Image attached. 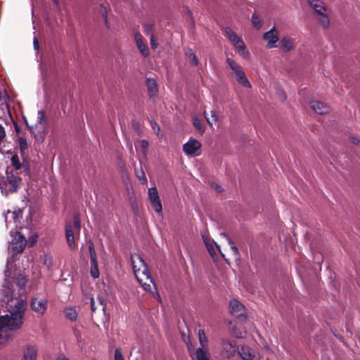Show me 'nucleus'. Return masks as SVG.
<instances>
[{
    "label": "nucleus",
    "instance_id": "f257e3e1",
    "mask_svg": "<svg viewBox=\"0 0 360 360\" xmlns=\"http://www.w3.org/2000/svg\"><path fill=\"white\" fill-rule=\"evenodd\" d=\"M5 294L4 301L8 302V314L0 316V338L2 341L7 342L11 338V332L15 331L21 328L23 324V319L27 309V302L23 299H19L13 304V290L8 285H4L2 290Z\"/></svg>",
    "mask_w": 360,
    "mask_h": 360
},
{
    "label": "nucleus",
    "instance_id": "f03ea898",
    "mask_svg": "<svg viewBox=\"0 0 360 360\" xmlns=\"http://www.w3.org/2000/svg\"><path fill=\"white\" fill-rule=\"evenodd\" d=\"M131 262L137 281L146 290H151V284L153 285V280L143 259L140 255L134 254L131 255Z\"/></svg>",
    "mask_w": 360,
    "mask_h": 360
},
{
    "label": "nucleus",
    "instance_id": "7ed1b4c3",
    "mask_svg": "<svg viewBox=\"0 0 360 360\" xmlns=\"http://www.w3.org/2000/svg\"><path fill=\"white\" fill-rule=\"evenodd\" d=\"M21 180L18 176L12 173L11 169H6V176L0 179V190L3 195L16 192L20 185Z\"/></svg>",
    "mask_w": 360,
    "mask_h": 360
},
{
    "label": "nucleus",
    "instance_id": "20e7f679",
    "mask_svg": "<svg viewBox=\"0 0 360 360\" xmlns=\"http://www.w3.org/2000/svg\"><path fill=\"white\" fill-rule=\"evenodd\" d=\"M224 34L236 49L240 56L245 59L249 60L250 58V52L242 39L228 27L224 28Z\"/></svg>",
    "mask_w": 360,
    "mask_h": 360
},
{
    "label": "nucleus",
    "instance_id": "39448f33",
    "mask_svg": "<svg viewBox=\"0 0 360 360\" xmlns=\"http://www.w3.org/2000/svg\"><path fill=\"white\" fill-rule=\"evenodd\" d=\"M226 63L231 70V75L236 78L238 84L245 88H251V84L241 65L230 58H226Z\"/></svg>",
    "mask_w": 360,
    "mask_h": 360
},
{
    "label": "nucleus",
    "instance_id": "423d86ee",
    "mask_svg": "<svg viewBox=\"0 0 360 360\" xmlns=\"http://www.w3.org/2000/svg\"><path fill=\"white\" fill-rule=\"evenodd\" d=\"M12 239L9 242L8 252L10 255H14L20 253L25 249L27 243L25 233L20 232L18 230L13 231Z\"/></svg>",
    "mask_w": 360,
    "mask_h": 360
},
{
    "label": "nucleus",
    "instance_id": "0eeeda50",
    "mask_svg": "<svg viewBox=\"0 0 360 360\" xmlns=\"http://www.w3.org/2000/svg\"><path fill=\"white\" fill-rule=\"evenodd\" d=\"M82 302L85 304H90L92 312H95L98 309V306L101 307V309L103 313L105 312L107 306L102 293H98L96 297L94 298L91 293L84 291L82 295Z\"/></svg>",
    "mask_w": 360,
    "mask_h": 360
},
{
    "label": "nucleus",
    "instance_id": "6e6552de",
    "mask_svg": "<svg viewBox=\"0 0 360 360\" xmlns=\"http://www.w3.org/2000/svg\"><path fill=\"white\" fill-rule=\"evenodd\" d=\"M4 217L6 226L10 229L11 236H13V231L17 230L18 229H22V228L20 227V219L22 218L21 210L13 212L8 210Z\"/></svg>",
    "mask_w": 360,
    "mask_h": 360
},
{
    "label": "nucleus",
    "instance_id": "1a4fd4ad",
    "mask_svg": "<svg viewBox=\"0 0 360 360\" xmlns=\"http://www.w3.org/2000/svg\"><path fill=\"white\" fill-rule=\"evenodd\" d=\"M221 355L227 359L232 358L238 352V347L236 342L228 338H222L220 340Z\"/></svg>",
    "mask_w": 360,
    "mask_h": 360
},
{
    "label": "nucleus",
    "instance_id": "9d476101",
    "mask_svg": "<svg viewBox=\"0 0 360 360\" xmlns=\"http://www.w3.org/2000/svg\"><path fill=\"white\" fill-rule=\"evenodd\" d=\"M77 233H79L81 229L80 220L77 216L74 217V225L70 223H67L65 224V238L67 240V243L68 246L71 248L75 247V231Z\"/></svg>",
    "mask_w": 360,
    "mask_h": 360
},
{
    "label": "nucleus",
    "instance_id": "9b49d317",
    "mask_svg": "<svg viewBox=\"0 0 360 360\" xmlns=\"http://www.w3.org/2000/svg\"><path fill=\"white\" fill-rule=\"evenodd\" d=\"M45 113L43 110H39L37 116V123L34 126H30L32 133L39 140H42L44 135Z\"/></svg>",
    "mask_w": 360,
    "mask_h": 360
},
{
    "label": "nucleus",
    "instance_id": "f8f14e48",
    "mask_svg": "<svg viewBox=\"0 0 360 360\" xmlns=\"http://www.w3.org/2000/svg\"><path fill=\"white\" fill-rule=\"evenodd\" d=\"M201 143L198 140L191 138L183 146L184 153L190 157H196L200 155Z\"/></svg>",
    "mask_w": 360,
    "mask_h": 360
},
{
    "label": "nucleus",
    "instance_id": "ddd939ff",
    "mask_svg": "<svg viewBox=\"0 0 360 360\" xmlns=\"http://www.w3.org/2000/svg\"><path fill=\"white\" fill-rule=\"evenodd\" d=\"M148 198L151 203V206L157 213H161L162 207L160 200L158 190L155 187H152L148 189Z\"/></svg>",
    "mask_w": 360,
    "mask_h": 360
},
{
    "label": "nucleus",
    "instance_id": "4468645a",
    "mask_svg": "<svg viewBox=\"0 0 360 360\" xmlns=\"http://www.w3.org/2000/svg\"><path fill=\"white\" fill-rule=\"evenodd\" d=\"M264 39L267 41L266 48L273 49L277 47V42L279 40L278 32L275 27L264 34Z\"/></svg>",
    "mask_w": 360,
    "mask_h": 360
},
{
    "label": "nucleus",
    "instance_id": "2eb2a0df",
    "mask_svg": "<svg viewBox=\"0 0 360 360\" xmlns=\"http://www.w3.org/2000/svg\"><path fill=\"white\" fill-rule=\"evenodd\" d=\"M202 238L207 251L212 257H214L217 255L214 249V248L216 247L218 251L220 252L221 255L224 258V255L221 251L219 245H218L212 239L210 238L208 236L205 235H202Z\"/></svg>",
    "mask_w": 360,
    "mask_h": 360
},
{
    "label": "nucleus",
    "instance_id": "dca6fc26",
    "mask_svg": "<svg viewBox=\"0 0 360 360\" xmlns=\"http://www.w3.org/2000/svg\"><path fill=\"white\" fill-rule=\"evenodd\" d=\"M32 309L39 314H44L47 308V302L46 300L34 298L31 303Z\"/></svg>",
    "mask_w": 360,
    "mask_h": 360
},
{
    "label": "nucleus",
    "instance_id": "f3484780",
    "mask_svg": "<svg viewBox=\"0 0 360 360\" xmlns=\"http://www.w3.org/2000/svg\"><path fill=\"white\" fill-rule=\"evenodd\" d=\"M238 353L243 360H259V355L248 346H243L240 349H238Z\"/></svg>",
    "mask_w": 360,
    "mask_h": 360
},
{
    "label": "nucleus",
    "instance_id": "a211bd4d",
    "mask_svg": "<svg viewBox=\"0 0 360 360\" xmlns=\"http://www.w3.org/2000/svg\"><path fill=\"white\" fill-rule=\"evenodd\" d=\"M230 311L236 317H242L245 313L244 306L236 300H231Z\"/></svg>",
    "mask_w": 360,
    "mask_h": 360
},
{
    "label": "nucleus",
    "instance_id": "6ab92c4d",
    "mask_svg": "<svg viewBox=\"0 0 360 360\" xmlns=\"http://www.w3.org/2000/svg\"><path fill=\"white\" fill-rule=\"evenodd\" d=\"M134 41L141 53L144 57H147L149 55V49L143 41V37L139 33L136 32L134 34Z\"/></svg>",
    "mask_w": 360,
    "mask_h": 360
},
{
    "label": "nucleus",
    "instance_id": "aec40b11",
    "mask_svg": "<svg viewBox=\"0 0 360 360\" xmlns=\"http://www.w3.org/2000/svg\"><path fill=\"white\" fill-rule=\"evenodd\" d=\"M193 360H211L208 348L198 347L191 354Z\"/></svg>",
    "mask_w": 360,
    "mask_h": 360
},
{
    "label": "nucleus",
    "instance_id": "412c9836",
    "mask_svg": "<svg viewBox=\"0 0 360 360\" xmlns=\"http://www.w3.org/2000/svg\"><path fill=\"white\" fill-rule=\"evenodd\" d=\"M311 108L316 113L319 114H325L329 112L330 108L326 104L318 101H312L310 103Z\"/></svg>",
    "mask_w": 360,
    "mask_h": 360
},
{
    "label": "nucleus",
    "instance_id": "4be33fe9",
    "mask_svg": "<svg viewBox=\"0 0 360 360\" xmlns=\"http://www.w3.org/2000/svg\"><path fill=\"white\" fill-rule=\"evenodd\" d=\"M280 46L284 51H290L295 47V39L285 36L280 41Z\"/></svg>",
    "mask_w": 360,
    "mask_h": 360
},
{
    "label": "nucleus",
    "instance_id": "5701e85b",
    "mask_svg": "<svg viewBox=\"0 0 360 360\" xmlns=\"http://www.w3.org/2000/svg\"><path fill=\"white\" fill-rule=\"evenodd\" d=\"M309 4L313 8L315 14H321L322 12L328 11L327 7L321 0H307Z\"/></svg>",
    "mask_w": 360,
    "mask_h": 360
},
{
    "label": "nucleus",
    "instance_id": "b1692460",
    "mask_svg": "<svg viewBox=\"0 0 360 360\" xmlns=\"http://www.w3.org/2000/svg\"><path fill=\"white\" fill-rule=\"evenodd\" d=\"M40 262L43 267H44L47 271L52 269L53 260L51 253L44 252L40 257Z\"/></svg>",
    "mask_w": 360,
    "mask_h": 360
},
{
    "label": "nucleus",
    "instance_id": "393cba45",
    "mask_svg": "<svg viewBox=\"0 0 360 360\" xmlns=\"http://www.w3.org/2000/svg\"><path fill=\"white\" fill-rule=\"evenodd\" d=\"M37 348L34 345H27L23 352L25 360H36Z\"/></svg>",
    "mask_w": 360,
    "mask_h": 360
},
{
    "label": "nucleus",
    "instance_id": "a878e982",
    "mask_svg": "<svg viewBox=\"0 0 360 360\" xmlns=\"http://www.w3.org/2000/svg\"><path fill=\"white\" fill-rule=\"evenodd\" d=\"M316 19L321 27L328 28L330 26V20L328 11L322 12L321 14H316Z\"/></svg>",
    "mask_w": 360,
    "mask_h": 360
},
{
    "label": "nucleus",
    "instance_id": "bb28decb",
    "mask_svg": "<svg viewBox=\"0 0 360 360\" xmlns=\"http://www.w3.org/2000/svg\"><path fill=\"white\" fill-rule=\"evenodd\" d=\"M11 166L8 167L7 169L10 168L12 170V173H14L17 176L18 175V171L21 169L22 165L20 162V160L18 155H13L11 158Z\"/></svg>",
    "mask_w": 360,
    "mask_h": 360
},
{
    "label": "nucleus",
    "instance_id": "cd10ccee",
    "mask_svg": "<svg viewBox=\"0 0 360 360\" xmlns=\"http://www.w3.org/2000/svg\"><path fill=\"white\" fill-rule=\"evenodd\" d=\"M65 316L71 321L77 320L78 314L76 309L73 307H68L64 309Z\"/></svg>",
    "mask_w": 360,
    "mask_h": 360
},
{
    "label": "nucleus",
    "instance_id": "c85d7f7f",
    "mask_svg": "<svg viewBox=\"0 0 360 360\" xmlns=\"http://www.w3.org/2000/svg\"><path fill=\"white\" fill-rule=\"evenodd\" d=\"M148 93L151 96L155 95L158 92V85L155 79L148 78L146 80Z\"/></svg>",
    "mask_w": 360,
    "mask_h": 360
},
{
    "label": "nucleus",
    "instance_id": "c756f323",
    "mask_svg": "<svg viewBox=\"0 0 360 360\" xmlns=\"http://www.w3.org/2000/svg\"><path fill=\"white\" fill-rule=\"evenodd\" d=\"M198 338L200 343V347L208 348V338L205 335L204 330H198Z\"/></svg>",
    "mask_w": 360,
    "mask_h": 360
},
{
    "label": "nucleus",
    "instance_id": "7c9ffc66",
    "mask_svg": "<svg viewBox=\"0 0 360 360\" xmlns=\"http://www.w3.org/2000/svg\"><path fill=\"white\" fill-rule=\"evenodd\" d=\"M90 264H91V268H90L91 276L94 278H98L100 276V272L98 270V262L97 261L90 262Z\"/></svg>",
    "mask_w": 360,
    "mask_h": 360
},
{
    "label": "nucleus",
    "instance_id": "2f4dec72",
    "mask_svg": "<svg viewBox=\"0 0 360 360\" xmlns=\"http://www.w3.org/2000/svg\"><path fill=\"white\" fill-rule=\"evenodd\" d=\"M221 236H223L227 240V242H228L229 245L230 246V249H231L232 255L234 257H237L239 254L237 247L234 245V243L231 240V239L229 238L225 233H222Z\"/></svg>",
    "mask_w": 360,
    "mask_h": 360
},
{
    "label": "nucleus",
    "instance_id": "473e14b6",
    "mask_svg": "<svg viewBox=\"0 0 360 360\" xmlns=\"http://www.w3.org/2000/svg\"><path fill=\"white\" fill-rule=\"evenodd\" d=\"M204 115L207 120V123L211 126L215 124L218 120V117L214 110L210 112V117L207 116V113L205 111L204 112Z\"/></svg>",
    "mask_w": 360,
    "mask_h": 360
},
{
    "label": "nucleus",
    "instance_id": "72a5a7b5",
    "mask_svg": "<svg viewBox=\"0 0 360 360\" xmlns=\"http://www.w3.org/2000/svg\"><path fill=\"white\" fill-rule=\"evenodd\" d=\"M135 147L136 149H141L143 150V153H146L147 148L148 147V143L146 140H141L138 143H135Z\"/></svg>",
    "mask_w": 360,
    "mask_h": 360
},
{
    "label": "nucleus",
    "instance_id": "f704fd0d",
    "mask_svg": "<svg viewBox=\"0 0 360 360\" xmlns=\"http://www.w3.org/2000/svg\"><path fill=\"white\" fill-rule=\"evenodd\" d=\"M186 55L188 57V58H189L192 61L193 65H198V59H197L195 55L192 52V51L191 49L187 50L186 51Z\"/></svg>",
    "mask_w": 360,
    "mask_h": 360
},
{
    "label": "nucleus",
    "instance_id": "c9c22d12",
    "mask_svg": "<svg viewBox=\"0 0 360 360\" xmlns=\"http://www.w3.org/2000/svg\"><path fill=\"white\" fill-rule=\"evenodd\" d=\"M252 24L254 25V26L257 29L260 28L262 25V22L261 20L256 14L252 15Z\"/></svg>",
    "mask_w": 360,
    "mask_h": 360
},
{
    "label": "nucleus",
    "instance_id": "e433bc0d",
    "mask_svg": "<svg viewBox=\"0 0 360 360\" xmlns=\"http://www.w3.org/2000/svg\"><path fill=\"white\" fill-rule=\"evenodd\" d=\"M193 125L200 132H204L205 127H204L203 124L201 123L200 120L198 117H194L193 118Z\"/></svg>",
    "mask_w": 360,
    "mask_h": 360
},
{
    "label": "nucleus",
    "instance_id": "4c0bfd02",
    "mask_svg": "<svg viewBox=\"0 0 360 360\" xmlns=\"http://www.w3.org/2000/svg\"><path fill=\"white\" fill-rule=\"evenodd\" d=\"M136 176L142 184H144L147 182L146 176L141 169L139 172H136Z\"/></svg>",
    "mask_w": 360,
    "mask_h": 360
},
{
    "label": "nucleus",
    "instance_id": "58836bf2",
    "mask_svg": "<svg viewBox=\"0 0 360 360\" xmlns=\"http://www.w3.org/2000/svg\"><path fill=\"white\" fill-rule=\"evenodd\" d=\"M25 284H26L25 278L22 276H19L17 278V285L19 286V288L20 289H22L25 286Z\"/></svg>",
    "mask_w": 360,
    "mask_h": 360
},
{
    "label": "nucleus",
    "instance_id": "ea45409f",
    "mask_svg": "<svg viewBox=\"0 0 360 360\" xmlns=\"http://www.w3.org/2000/svg\"><path fill=\"white\" fill-rule=\"evenodd\" d=\"M38 240V235L37 233H33L29 238L28 240H27L28 243H30V245H33L37 243Z\"/></svg>",
    "mask_w": 360,
    "mask_h": 360
},
{
    "label": "nucleus",
    "instance_id": "a19ab883",
    "mask_svg": "<svg viewBox=\"0 0 360 360\" xmlns=\"http://www.w3.org/2000/svg\"><path fill=\"white\" fill-rule=\"evenodd\" d=\"M150 46L153 49H156L158 46V44L156 42L155 36L153 34L150 35Z\"/></svg>",
    "mask_w": 360,
    "mask_h": 360
},
{
    "label": "nucleus",
    "instance_id": "79ce46f5",
    "mask_svg": "<svg viewBox=\"0 0 360 360\" xmlns=\"http://www.w3.org/2000/svg\"><path fill=\"white\" fill-rule=\"evenodd\" d=\"M115 360H124L123 355L120 349H116L115 350Z\"/></svg>",
    "mask_w": 360,
    "mask_h": 360
},
{
    "label": "nucleus",
    "instance_id": "37998d69",
    "mask_svg": "<svg viewBox=\"0 0 360 360\" xmlns=\"http://www.w3.org/2000/svg\"><path fill=\"white\" fill-rule=\"evenodd\" d=\"M151 127L153 129L154 131H155L156 134L159 135L160 131V128L155 122H151Z\"/></svg>",
    "mask_w": 360,
    "mask_h": 360
},
{
    "label": "nucleus",
    "instance_id": "c03bdc74",
    "mask_svg": "<svg viewBox=\"0 0 360 360\" xmlns=\"http://www.w3.org/2000/svg\"><path fill=\"white\" fill-rule=\"evenodd\" d=\"M90 262L97 261V255L96 251L89 252Z\"/></svg>",
    "mask_w": 360,
    "mask_h": 360
},
{
    "label": "nucleus",
    "instance_id": "a18cd8bd",
    "mask_svg": "<svg viewBox=\"0 0 360 360\" xmlns=\"http://www.w3.org/2000/svg\"><path fill=\"white\" fill-rule=\"evenodd\" d=\"M33 44H34V49L35 50H38L39 48V45L38 40H37V39L36 37L34 38Z\"/></svg>",
    "mask_w": 360,
    "mask_h": 360
},
{
    "label": "nucleus",
    "instance_id": "49530a36",
    "mask_svg": "<svg viewBox=\"0 0 360 360\" xmlns=\"http://www.w3.org/2000/svg\"><path fill=\"white\" fill-rule=\"evenodd\" d=\"M89 252L96 251L95 248H94V245L93 242H91V241H90L89 244Z\"/></svg>",
    "mask_w": 360,
    "mask_h": 360
},
{
    "label": "nucleus",
    "instance_id": "de8ad7c7",
    "mask_svg": "<svg viewBox=\"0 0 360 360\" xmlns=\"http://www.w3.org/2000/svg\"><path fill=\"white\" fill-rule=\"evenodd\" d=\"M27 143L26 141L24 139L20 140V148L21 149H23L25 147H26Z\"/></svg>",
    "mask_w": 360,
    "mask_h": 360
},
{
    "label": "nucleus",
    "instance_id": "09e8293b",
    "mask_svg": "<svg viewBox=\"0 0 360 360\" xmlns=\"http://www.w3.org/2000/svg\"><path fill=\"white\" fill-rule=\"evenodd\" d=\"M57 360H70L69 359H68L66 356H65L64 355H61V356H59L58 358H57Z\"/></svg>",
    "mask_w": 360,
    "mask_h": 360
},
{
    "label": "nucleus",
    "instance_id": "8fccbe9b",
    "mask_svg": "<svg viewBox=\"0 0 360 360\" xmlns=\"http://www.w3.org/2000/svg\"><path fill=\"white\" fill-rule=\"evenodd\" d=\"M102 12H103V15L104 18H107V11L105 7L102 8Z\"/></svg>",
    "mask_w": 360,
    "mask_h": 360
},
{
    "label": "nucleus",
    "instance_id": "3c124183",
    "mask_svg": "<svg viewBox=\"0 0 360 360\" xmlns=\"http://www.w3.org/2000/svg\"><path fill=\"white\" fill-rule=\"evenodd\" d=\"M233 333H234V335H236V338H242L243 337L242 333H240L238 334V333H236V332L233 331Z\"/></svg>",
    "mask_w": 360,
    "mask_h": 360
},
{
    "label": "nucleus",
    "instance_id": "603ef678",
    "mask_svg": "<svg viewBox=\"0 0 360 360\" xmlns=\"http://www.w3.org/2000/svg\"><path fill=\"white\" fill-rule=\"evenodd\" d=\"M216 191H218V192H221L222 191V189L220 188V186H217L216 188H215Z\"/></svg>",
    "mask_w": 360,
    "mask_h": 360
},
{
    "label": "nucleus",
    "instance_id": "864d4df0",
    "mask_svg": "<svg viewBox=\"0 0 360 360\" xmlns=\"http://www.w3.org/2000/svg\"><path fill=\"white\" fill-rule=\"evenodd\" d=\"M2 340H3V339H1V338H0V344H1V345L4 344V343H6V341H2Z\"/></svg>",
    "mask_w": 360,
    "mask_h": 360
},
{
    "label": "nucleus",
    "instance_id": "5fc2aeb1",
    "mask_svg": "<svg viewBox=\"0 0 360 360\" xmlns=\"http://www.w3.org/2000/svg\"><path fill=\"white\" fill-rule=\"evenodd\" d=\"M53 1H54V3H55L57 6H58V4H59V0H53Z\"/></svg>",
    "mask_w": 360,
    "mask_h": 360
},
{
    "label": "nucleus",
    "instance_id": "6e6d98bb",
    "mask_svg": "<svg viewBox=\"0 0 360 360\" xmlns=\"http://www.w3.org/2000/svg\"><path fill=\"white\" fill-rule=\"evenodd\" d=\"M352 141L355 143H357L359 142L356 139H353Z\"/></svg>",
    "mask_w": 360,
    "mask_h": 360
},
{
    "label": "nucleus",
    "instance_id": "4d7b16f0",
    "mask_svg": "<svg viewBox=\"0 0 360 360\" xmlns=\"http://www.w3.org/2000/svg\"><path fill=\"white\" fill-rule=\"evenodd\" d=\"M157 297H158L159 300H160V295L157 293Z\"/></svg>",
    "mask_w": 360,
    "mask_h": 360
}]
</instances>
